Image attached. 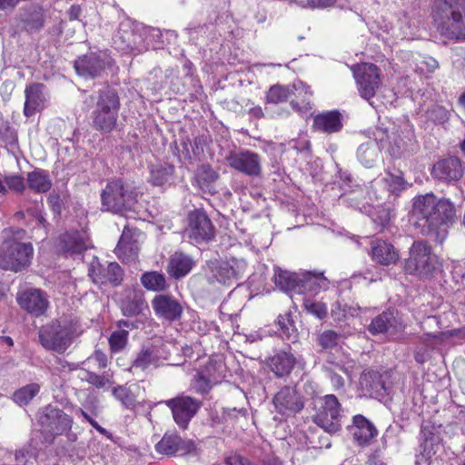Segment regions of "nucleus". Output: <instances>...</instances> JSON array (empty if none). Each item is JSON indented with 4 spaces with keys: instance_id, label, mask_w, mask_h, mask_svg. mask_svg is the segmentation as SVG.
<instances>
[{
    "instance_id": "obj_6",
    "label": "nucleus",
    "mask_w": 465,
    "mask_h": 465,
    "mask_svg": "<svg viewBox=\"0 0 465 465\" xmlns=\"http://www.w3.org/2000/svg\"><path fill=\"white\" fill-rule=\"evenodd\" d=\"M33 255L34 248L31 243L13 237L7 238L0 245V268L20 272L30 265Z\"/></svg>"
},
{
    "instance_id": "obj_9",
    "label": "nucleus",
    "mask_w": 465,
    "mask_h": 465,
    "mask_svg": "<svg viewBox=\"0 0 465 465\" xmlns=\"http://www.w3.org/2000/svg\"><path fill=\"white\" fill-rule=\"evenodd\" d=\"M38 422L45 442L51 443L55 436L71 429L73 420L57 407L47 405L39 411Z\"/></svg>"
},
{
    "instance_id": "obj_11",
    "label": "nucleus",
    "mask_w": 465,
    "mask_h": 465,
    "mask_svg": "<svg viewBox=\"0 0 465 465\" xmlns=\"http://www.w3.org/2000/svg\"><path fill=\"white\" fill-rule=\"evenodd\" d=\"M214 227L205 212L196 209L189 213L184 235L193 243L209 242L214 237Z\"/></svg>"
},
{
    "instance_id": "obj_61",
    "label": "nucleus",
    "mask_w": 465,
    "mask_h": 465,
    "mask_svg": "<svg viewBox=\"0 0 465 465\" xmlns=\"http://www.w3.org/2000/svg\"><path fill=\"white\" fill-rule=\"evenodd\" d=\"M373 222L379 224L381 228H383L386 224L389 223L391 220L390 212L388 209L380 208L375 216L372 218Z\"/></svg>"
},
{
    "instance_id": "obj_14",
    "label": "nucleus",
    "mask_w": 465,
    "mask_h": 465,
    "mask_svg": "<svg viewBox=\"0 0 465 465\" xmlns=\"http://www.w3.org/2000/svg\"><path fill=\"white\" fill-rule=\"evenodd\" d=\"M228 165L251 177H258L262 173L261 156L250 150L231 152L226 156Z\"/></svg>"
},
{
    "instance_id": "obj_33",
    "label": "nucleus",
    "mask_w": 465,
    "mask_h": 465,
    "mask_svg": "<svg viewBox=\"0 0 465 465\" xmlns=\"http://www.w3.org/2000/svg\"><path fill=\"white\" fill-rule=\"evenodd\" d=\"M294 356L286 351H280L270 358L268 365L276 377H284L291 373L295 365Z\"/></svg>"
},
{
    "instance_id": "obj_38",
    "label": "nucleus",
    "mask_w": 465,
    "mask_h": 465,
    "mask_svg": "<svg viewBox=\"0 0 465 465\" xmlns=\"http://www.w3.org/2000/svg\"><path fill=\"white\" fill-rule=\"evenodd\" d=\"M26 181L28 187L38 193L48 192L52 186L48 172L41 169L28 173Z\"/></svg>"
},
{
    "instance_id": "obj_49",
    "label": "nucleus",
    "mask_w": 465,
    "mask_h": 465,
    "mask_svg": "<svg viewBox=\"0 0 465 465\" xmlns=\"http://www.w3.org/2000/svg\"><path fill=\"white\" fill-rule=\"evenodd\" d=\"M302 307L308 313L317 317L318 319L322 320L327 315V306L322 302H315L309 298H303Z\"/></svg>"
},
{
    "instance_id": "obj_18",
    "label": "nucleus",
    "mask_w": 465,
    "mask_h": 465,
    "mask_svg": "<svg viewBox=\"0 0 465 465\" xmlns=\"http://www.w3.org/2000/svg\"><path fill=\"white\" fill-rule=\"evenodd\" d=\"M155 450L159 454L186 455L195 452L196 445L192 440H183L180 435L174 432H166L159 442L155 444Z\"/></svg>"
},
{
    "instance_id": "obj_1",
    "label": "nucleus",
    "mask_w": 465,
    "mask_h": 465,
    "mask_svg": "<svg viewBox=\"0 0 465 465\" xmlns=\"http://www.w3.org/2000/svg\"><path fill=\"white\" fill-rule=\"evenodd\" d=\"M413 215L423 234L435 235L436 240L442 242L447 235V225L455 217V208L449 200L426 193L415 198Z\"/></svg>"
},
{
    "instance_id": "obj_51",
    "label": "nucleus",
    "mask_w": 465,
    "mask_h": 465,
    "mask_svg": "<svg viewBox=\"0 0 465 465\" xmlns=\"http://www.w3.org/2000/svg\"><path fill=\"white\" fill-rule=\"evenodd\" d=\"M129 331L127 330L114 331L109 338V345L114 352L122 351L127 344Z\"/></svg>"
},
{
    "instance_id": "obj_19",
    "label": "nucleus",
    "mask_w": 465,
    "mask_h": 465,
    "mask_svg": "<svg viewBox=\"0 0 465 465\" xmlns=\"http://www.w3.org/2000/svg\"><path fill=\"white\" fill-rule=\"evenodd\" d=\"M88 275L95 284L110 282L118 285L123 280V270L117 262H107L104 266L97 259H94L90 263Z\"/></svg>"
},
{
    "instance_id": "obj_23",
    "label": "nucleus",
    "mask_w": 465,
    "mask_h": 465,
    "mask_svg": "<svg viewBox=\"0 0 465 465\" xmlns=\"http://www.w3.org/2000/svg\"><path fill=\"white\" fill-rule=\"evenodd\" d=\"M44 90L45 85L39 83H35L25 87L24 114L26 117L35 115L46 106L47 99Z\"/></svg>"
},
{
    "instance_id": "obj_54",
    "label": "nucleus",
    "mask_w": 465,
    "mask_h": 465,
    "mask_svg": "<svg viewBox=\"0 0 465 465\" xmlns=\"http://www.w3.org/2000/svg\"><path fill=\"white\" fill-rule=\"evenodd\" d=\"M438 66V61L431 56L420 57L416 62L417 71L423 74L433 73Z\"/></svg>"
},
{
    "instance_id": "obj_47",
    "label": "nucleus",
    "mask_w": 465,
    "mask_h": 465,
    "mask_svg": "<svg viewBox=\"0 0 465 465\" xmlns=\"http://www.w3.org/2000/svg\"><path fill=\"white\" fill-rule=\"evenodd\" d=\"M80 378L82 381L88 382L89 384L94 386L97 389L104 388L106 385H110L112 383L108 373L99 375L95 372L83 370Z\"/></svg>"
},
{
    "instance_id": "obj_46",
    "label": "nucleus",
    "mask_w": 465,
    "mask_h": 465,
    "mask_svg": "<svg viewBox=\"0 0 465 465\" xmlns=\"http://www.w3.org/2000/svg\"><path fill=\"white\" fill-rule=\"evenodd\" d=\"M113 395L116 400L121 401L125 409L132 410L135 406V397L130 389L125 386H117L113 389Z\"/></svg>"
},
{
    "instance_id": "obj_60",
    "label": "nucleus",
    "mask_w": 465,
    "mask_h": 465,
    "mask_svg": "<svg viewBox=\"0 0 465 465\" xmlns=\"http://www.w3.org/2000/svg\"><path fill=\"white\" fill-rule=\"evenodd\" d=\"M310 141L307 135H302L298 139H293L290 142V147L299 153H307L310 150Z\"/></svg>"
},
{
    "instance_id": "obj_35",
    "label": "nucleus",
    "mask_w": 465,
    "mask_h": 465,
    "mask_svg": "<svg viewBox=\"0 0 465 465\" xmlns=\"http://www.w3.org/2000/svg\"><path fill=\"white\" fill-rule=\"evenodd\" d=\"M329 281L322 272H304L300 276L301 293L305 292H318L326 290Z\"/></svg>"
},
{
    "instance_id": "obj_62",
    "label": "nucleus",
    "mask_w": 465,
    "mask_h": 465,
    "mask_svg": "<svg viewBox=\"0 0 465 465\" xmlns=\"http://www.w3.org/2000/svg\"><path fill=\"white\" fill-rule=\"evenodd\" d=\"M47 203L55 214L59 215L61 213L63 203L59 194L54 193L49 194Z\"/></svg>"
},
{
    "instance_id": "obj_56",
    "label": "nucleus",
    "mask_w": 465,
    "mask_h": 465,
    "mask_svg": "<svg viewBox=\"0 0 465 465\" xmlns=\"http://www.w3.org/2000/svg\"><path fill=\"white\" fill-rule=\"evenodd\" d=\"M383 180L385 184L388 186L389 191L392 193L397 194L405 189V182L401 175L387 173Z\"/></svg>"
},
{
    "instance_id": "obj_53",
    "label": "nucleus",
    "mask_w": 465,
    "mask_h": 465,
    "mask_svg": "<svg viewBox=\"0 0 465 465\" xmlns=\"http://www.w3.org/2000/svg\"><path fill=\"white\" fill-rule=\"evenodd\" d=\"M341 335L334 331H324L318 337L319 344L325 350H331L336 347L340 341Z\"/></svg>"
},
{
    "instance_id": "obj_55",
    "label": "nucleus",
    "mask_w": 465,
    "mask_h": 465,
    "mask_svg": "<svg viewBox=\"0 0 465 465\" xmlns=\"http://www.w3.org/2000/svg\"><path fill=\"white\" fill-rule=\"evenodd\" d=\"M413 138H414L413 126L407 123L405 124L404 137L395 139V141H394L395 148L391 147V153L393 154L394 156H399L401 154V148H403L406 144L405 140L411 142Z\"/></svg>"
},
{
    "instance_id": "obj_16",
    "label": "nucleus",
    "mask_w": 465,
    "mask_h": 465,
    "mask_svg": "<svg viewBox=\"0 0 465 465\" xmlns=\"http://www.w3.org/2000/svg\"><path fill=\"white\" fill-rule=\"evenodd\" d=\"M151 305L155 316L162 322L169 323L180 321L183 312L182 303L171 294L155 295Z\"/></svg>"
},
{
    "instance_id": "obj_8",
    "label": "nucleus",
    "mask_w": 465,
    "mask_h": 465,
    "mask_svg": "<svg viewBox=\"0 0 465 465\" xmlns=\"http://www.w3.org/2000/svg\"><path fill=\"white\" fill-rule=\"evenodd\" d=\"M436 256L431 252L430 245L425 241H415L405 260L404 271L418 277H427L435 269Z\"/></svg>"
},
{
    "instance_id": "obj_13",
    "label": "nucleus",
    "mask_w": 465,
    "mask_h": 465,
    "mask_svg": "<svg viewBox=\"0 0 465 465\" xmlns=\"http://www.w3.org/2000/svg\"><path fill=\"white\" fill-rule=\"evenodd\" d=\"M341 404L333 394L322 398V406L313 416V421L325 431L335 433L341 429Z\"/></svg>"
},
{
    "instance_id": "obj_7",
    "label": "nucleus",
    "mask_w": 465,
    "mask_h": 465,
    "mask_svg": "<svg viewBox=\"0 0 465 465\" xmlns=\"http://www.w3.org/2000/svg\"><path fill=\"white\" fill-rule=\"evenodd\" d=\"M74 334L72 323L55 321L40 329L39 340L45 349L62 353L71 345Z\"/></svg>"
},
{
    "instance_id": "obj_22",
    "label": "nucleus",
    "mask_w": 465,
    "mask_h": 465,
    "mask_svg": "<svg viewBox=\"0 0 465 465\" xmlns=\"http://www.w3.org/2000/svg\"><path fill=\"white\" fill-rule=\"evenodd\" d=\"M404 328L403 322L395 310H389L376 316L370 323L368 330L372 334L396 332Z\"/></svg>"
},
{
    "instance_id": "obj_28",
    "label": "nucleus",
    "mask_w": 465,
    "mask_h": 465,
    "mask_svg": "<svg viewBox=\"0 0 465 465\" xmlns=\"http://www.w3.org/2000/svg\"><path fill=\"white\" fill-rule=\"evenodd\" d=\"M105 66V62L96 54H89L74 62L77 74L85 78L99 76Z\"/></svg>"
},
{
    "instance_id": "obj_40",
    "label": "nucleus",
    "mask_w": 465,
    "mask_h": 465,
    "mask_svg": "<svg viewBox=\"0 0 465 465\" xmlns=\"http://www.w3.org/2000/svg\"><path fill=\"white\" fill-rule=\"evenodd\" d=\"M158 366V357L154 351L150 348L142 349L134 360L130 371L135 372L136 371H146L149 368H156Z\"/></svg>"
},
{
    "instance_id": "obj_42",
    "label": "nucleus",
    "mask_w": 465,
    "mask_h": 465,
    "mask_svg": "<svg viewBox=\"0 0 465 465\" xmlns=\"http://www.w3.org/2000/svg\"><path fill=\"white\" fill-rule=\"evenodd\" d=\"M141 283L146 290L153 292H163L168 288L164 274L156 271L143 273Z\"/></svg>"
},
{
    "instance_id": "obj_17",
    "label": "nucleus",
    "mask_w": 465,
    "mask_h": 465,
    "mask_svg": "<svg viewBox=\"0 0 465 465\" xmlns=\"http://www.w3.org/2000/svg\"><path fill=\"white\" fill-rule=\"evenodd\" d=\"M247 263L244 259L232 258L225 262L212 264L210 278L220 283L227 284L239 279L245 272Z\"/></svg>"
},
{
    "instance_id": "obj_37",
    "label": "nucleus",
    "mask_w": 465,
    "mask_h": 465,
    "mask_svg": "<svg viewBox=\"0 0 465 465\" xmlns=\"http://www.w3.org/2000/svg\"><path fill=\"white\" fill-rule=\"evenodd\" d=\"M146 307L145 300L140 292H130L121 301L120 308L126 317H133L140 314Z\"/></svg>"
},
{
    "instance_id": "obj_27",
    "label": "nucleus",
    "mask_w": 465,
    "mask_h": 465,
    "mask_svg": "<svg viewBox=\"0 0 465 465\" xmlns=\"http://www.w3.org/2000/svg\"><path fill=\"white\" fill-rule=\"evenodd\" d=\"M434 178L445 182L458 181L462 177L461 163L457 157H449L437 162L432 168Z\"/></svg>"
},
{
    "instance_id": "obj_44",
    "label": "nucleus",
    "mask_w": 465,
    "mask_h": 465,
    "mask_svg": "<svg viewBox=\"0 0 465 465\" xmlns=\"http://www.w3.org/2000/svg\"><path fill=\"white\" fill-rule=\"evenodd\" d=\"M276 324L279 327V331H281L282 338H286L292 341H296L298 337L297 330L289 313L279 315Z\"/></svg>"
},
{
    "instance_id": "obj_26",
    "label": "nucleus",
    "mask_w": 465,
    "mask_h": 465,
    "mask_svg": "<svg viewBox=\"0 0 465 465\" xmlns=\"http://www.w3.org/2000/svg\"><path fill=\"white\" fill-rule=\"evenodd\" d=\"M352 435L359 446H369L377 437L378 430L375 425L361 414L352 418Z\"/></svg>"
},
{
    "instance_id": "obj_3",
    "label": "nucleus",
    "mask_w": 465,
    "mask_h": 465,
    "mask_svg": "<svg viewBox=\"0 0 465 465\" xmlns=\"http://www.w3.org/2000/svg\"><path fill=\"white\" fill-rule=\"evenodd\" d=\"M120 105L115 91L108 88L100 91L91 113L92 127L103 134L111 133L116 127Z\"/></svg>"
},
{
    "instance_id": "obj_45",
    "label": "nucleus",
    "mask_w": 465,
    "mask_h": 465,
    "mask_svg": "<svg viewBox=\"0 0 465 465\" xmlns=\"http://www.w3.org/2000/svg\"><path fill=\"white\" fill-rule=\"evenodd\" d=\"M40 386L37 383L28 384L17 390L13 396L14 401L20 406L28 404L39 392Z\"/></svg>"
},
{
    "instance_id": "obj_12",
    "label": "nucleus",
    "mask_w": 465,
    "mask_h": 465,
    "mask_svg": "<svg viewBox=\"0 0 465 465\" xmlns=\"http://www.w3.org/2000/svg\"><path fill=\"white\" fill-rule=\"evenodd\" d=\"M163 403L171 410L173 420L183 430H186L192 419L200 410V401L186 395L164 401Z\"/></svg>"
},
{
    "instance_id": "obj_39",
    "label": "nucleus",
    "mask_w": 465,
    "mask_h": 465,
    "mask_svg": "<svg viewBox=\"0 0 465 465\" xmlns=\"http://www.w3.org/2000/svg\"><path fill=\"white\" fill-rule=\"evenodd\" d=\"M174 173L173 165L167 163H157L150 166L149 182L154 186L167 183Z\"/></svg>"
},
{
    "instance_id": "obj_43",
    "label": "nucleus",
    "mask_w": 465,
    "mask_h": 465,
    "mask_svg": "<svg viewBox=\"0 0 465 465\" xmlns=\"http://www.w3.org/2000/svg\"><path fill=\"white\" fill-rule=\"evenodd\" d=\"M422 447L427 454H435L440 446V439L434 429L429 425H422L420 429Z\"/></svg>"
},
{
    "instance_id": "obj_36",
    "label": "nucleus",
    "mask_w": 465,
    "mask_h": 465,
    "mask_svg": "<svg viewBox=\"0 0 465 465\" xmlns=\"http://www.w3.org/2000/svg\"><path fill=\"white\" fill-rule=\"evenodd\" d=\"M300 276L301 273L282 271L278 268L275 269L274 282L276 286L285 292H295L300 294Z\"/></svg>"
},
{
    "instance_id": "obj_57",
    "label": "nucleus",
    "mask_w": 465,
    "mask_h": 465,
    "mask_svg": "<svg viewBox=\"0 0 465 465\" xmlns=\"http://www.w3.org/2000/svg\"><path fill=\"white\" fill-rule=\"evenodd\" d=\"M5 183L10 190L16 193H22L25 188L24 178L20 175L6 176Z\"/></svg>"
},
{
    "instance_id": "obj_34",
    "label": "nucleus",
    "mask_w": 465,
    "mask_h": 465,
    "mask_svg": "<svg viewBox=\"0 0 465 465\" xmlns=\"http://www.w3.org/2000/svg\"><path fill=\"white\" fill-rule=\"evenodd\" d=\"M62 249L70 254H80L89 246L88 238L84 232H66L61 239Z\"/></svg>"
},
{
    "instance_id": "obj_29",
    "label": "nucleus",
    "mask_w": 465,
    "mask_h": 465,
    "mask_svg": "<svg viewBox=\"0 0 465 465\" xmlns=\"http://www.w3.org/2000/svg\"><path fill=\"white\" fill-rule=\"evenodd\" d=\"M371 255L375 262L383 266L394 264L399 260V253L394 246L380 239L371 242Z\"/></svg>"
},
{
    "instance_id": "obj_59",
    "label": "nucleus",
    "mask_w": 465,
    "mask_h": 465,
    "mask_svg": "<svg viewBox=\"0 0 465 465\" xmlns=\"http://www.w3.org/2000/svg\"><path fill=\"white\" fill-rule=\"evenodd\" d=\"M88 361L94 362L98 369H105L108 365V358L106 354L100 350H95L88 358Z\"/></svg>"
},
{
    "instance_id": "obj_52",
    "label": "nucleus",
    "mask_w": 465,
    "mask_h": 465,
    "mask_svg": "<svg viewBox=\"0 0 465 465\" xmlns=\"http://www.w3.org/2000/svg\"><path fill=\"white\" fill-rule=\"evenodd\" d=\"M37 457V447L34 445V440L32 439L28 444L25 445L15 452V460L17 462H26L29 459H36Z\"/></svg>"
},
{
    "instance_id": "obj_32",
    "label": "nucleus",
    "mask_w": 465,
    "mask_h": 465,
    "mask_svg": "<svg viewBox=\"0 0 465 465\" xmlns=\"http://www.w3.org/2000/svg\"><path fill=\"white\" fill-rule=\"evenodd\" d=\"M194 263L191 256L182 252H175L169 258L166 271L171 277L181 279L192 271Z\"/></svg>"
},
{
    "instance_id": "obj_50",
    "label": "nucleus",
    "mask_w": 465,
    "mask_h": 465,
    "mask_svg": "<svg viewBox=\"0 0 465 465\" xmlns=\"http://www.w3.org/2000/svg\"><path fill=\"white\" fill-rule=\"evenodd\" d=\"M449 111L439 104H434L426 111V117L436 124H443L449 120Z\"/></svg>"
},
{
    "instance_id": "obj_2",
    "label": "nucleus",
    "mask_w": 465,
    "mask_h": 465,
    "mask_svg": "<svg viewBox=\"0 0 465 465\" xmlns=\"http://www.w3.org/2000/svg\"><path fill=\"white\" fill-rule=\"evenodd\" d=\"M431 17L440 35L465 41V0H435Z\"/></svg>"
},
{
    "instance_id": "obj_24",
    "label": "nucleus",
    "mask_w": 465,
    "mask_h": 465,
    "mask_svg": "<svg viewBox=\"0 0 465 465\" xmlns=\"http://www.w3.org/2000/svg\"><path fill=\"white\" fill-rule=\"evenodd\" d=\"M360 387L363 394L371 398L378 399L386 395L382 375L373 370H366L361 374Z\"/></svg>"
},
{
    "instance_id": "obj_10",
    "label": "nucleus",
    "mask_w": 465,
    "mask_h": 465,
    "mask_svg": "<svg viewBox=\"0 0 465 465\" xmlns=\"http://www.w3.org/2000/svg\"><path fill=\"white\" fill-rule=\"evenodd\" d=\"M355 78L360 95L373 106L371 101L376 94L381 82V71L371 63H362L351 67Z\"/></svg>"
},
{
    "instance_id": "obj_15",
    "label": "nucleus",
    "mask_w": 465,
    "mask_h": 465,
    "mask_svg": "<svg viewBox=\"0 0 465 465\" xmlns=\"http://www.w3.org/2000/svg\"><path fill=\"white\" fill-rule=\"evenodd\" d=\"M18 305L35 317L43 315L49 306L48 295L38 288H26L16 294Z\"/></svg>"
},
{
    "instance_id": "obj_30",
    "label": "nucleus",
    "mask_w": 465,
    "mask_h": 465,
    "mask_svg": "<svg viewBox=\"0 0 465 465\" xmlns=\"http://www.w3.org/2000/svg\"><path fill=\"white\" fill-rule=\"evenodd\" d=\"M341 114L338 111H328L314 116L312 127L323 134H334L342 129Z\"/></svg>"
},
{
    "instance_id": "obj_63",
    "label": "nucleus",
    "mask_w": 465,
    "mask_h": 465,
    "mask_svg": "<svg viewBox=\"0 0 465 465\" xmlns=\"http://www.w3.org/2000/svg\"><path fill=\"white\" fill-rule=\"evenodd\" d=\"M358 277L362 278L364 281H367L369 283L374 282L378 280H381V272L376 270V272L373 273L370 270L365 271L364 272L353 273L351 275L352 280H356Z\"/></svg>"
},
{
    "instance_id": "obj_4",
    "label": "nucleus",
    "mask_w": 465,
    "mask_h": 465,
    "mask_svg": "<svg viewBox=\"0 0 465 465\" xmlns=\"http://www.w3.org/2000/svg\"><path fill=\"white\" fill-rule=\"evenodd\" d=\"M158 35L159 30L148 29L131 20H124L120 23L118 30L113 41L116 49L123 53L133 51L143 52L148 49L147 35Z\"/></svg>"
},
{
    "instance_id": "obj_20",
    "label": "nucleus",
    "mask_w": 465,
    "mask_h": 465,
    "mask_svg": "<svg viewBox=\"0 0 465 465\" xmlns=\"http://www.w3.org/2000/svg\"><path fill=\"white\" fill-rule=\"evenodd\" d=\"M303 94V103L309 104V98L312 94L310 86L306 85L302 81H297L292 85H281L275 84L272 86L266 95V100L270 104H280L287 101L292 94Z\"/></svg>"
},
{
    "instance_id": "obj_31",
    "label": "nucleus",
    "mask_w": 465,
    "mask_h": 465,
    "mask_svg": "<svg viewBox=\"0 0 465 465\" xmlns=\"http://www.w3.org/2000/svg\"><path fill=\"white\" fill-rule=\"evenodd\" d=\"M22 23L29 33L40 31L45 22V11L39 4H33L23 10Z\"/></svg>"
},
{
    "instance_id": "obj_21",
    "label": "nucleus",
    "mask_w": 465,
    "mask_h": 465,
    "mask_svg": "<svg viewBox=\"0 0 465 465\" xmlns=\"http://www.w3.org/2000/svg\"><path fill=\"white\" fill-rule=\"evenodd\" d=\"M273 403L277 411L283 415L297 413L304 407L303 400L296 388L289 386L282 388L275 394Z\"/></svg>"
},
{
    "instance_id": "obj_48",
    "label": "nucleus",
    "mask_w": 465,
    "mask_h": 465,
    "mask_svg": "<svg viewBox=\"0 0 465 465\" xmlns=\"http://www.w3.org/2000/svg\"><path fill=\"white\" fill-rule=\"evenodd\" d=\"M218 179V173L208 164L202 165L197 171V182L200 187H208Z\"/></svg>"
},
{
    "instance_id": "obj_25",
    "label": "nucleus",
    "mask_w": 465,
    "mask_h": 465,
    "mask_svg": "<svg viewBox=\"0 0 465 465\" xmlns=\"http://www.w3.org/2000/svg\"><path fill=\"white\" fill-rule=\"evenodd\" d=\"M139 250V242L138 240L134 238V232L128 227H124L118 244L115 247V254L123 262L128 263L137 260Z\"/></svg>"
},
{
    "instance_id": "obj_64",
    "label": "nucleus",
    "mask_w": 465,
    "mask_h": 465,
    "mask_svg": "<svg viewBox=\"0 0 465 465\" xmlns=\"http://www.w3.org/2000/svg\"><path fill=\"white\" fill-rule=\"evenodd\" d=\"M225 462L227 465H252L248 459L236 453L228 456Z\"/></svg>"
},
{
    "instance_id": "obj_58",
    "label": "nucleus",
    "mask_w": 465,
    "mask_h": 465,
    "mask_svg": "<svg viewBox=\"0 0 465 465\" xmlns=\"http://www.w3.org/2000/svg\"><path fill=\"white\" fill-rule=\"evenodd\" d=\"M193 386L199 393H206L211 390V382L202 373H197L194 376Z\"/></svg>"
},
{
    "instance_id": "obj_41",
    "label": "nucleus",
    "mask_w": 465,
    "mask_h": 465,
    "mask_svg": "<svg viewBox=\"0 0 465 465\" xmlns=\"http://www.w3.org/2000/svg\"><path fill=\"white\" fill-rule=\"evenodd\" d=\"M380 153V146L377 143L369 142L362 143L357 150V157L360 163L367 168H371L376 163Z\"/></svg>"
},
{
    "instance_id": "obj_5",
    "label": "nucleus",
    "mask_w": 465,
    "mask_h": 465,
    "mask_svg": "<svg viewBox=\"0 0 465 465\" xmlns=\"http://www.w3.org/2000/svg\"><path fill=\"white\" fill-rule=\"evenodd\" d=\"M102 206L112 213L132 210L137 203L135 189L122 179L109 181L101 193Z\"/></svg>"
}]
</instances>
